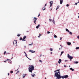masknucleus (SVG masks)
<instances>
[{
	"label": "nucleus",
	"instance_id": "7",
	"mask_svg": "<svg viewBox=\"0 0 79 79\" xmlns=\"http://www.w3.org/2000/svg\"><path fill=\"white\" fill-rule=\"evenodd\" d=\"M31 52V53H35V52L34 51H32V50H30L29 51V52Z\"/></svg>",
	"mask_w": 79,
	"mask_h": 79
},
{
	"label": "nucleus",
	"instance_id": "45",
	"mask_svg": "<svg viewBox=\"0 0 79 79\" xmlns=\"http://www.w3.org/2000/svg\"><path fill=\"white\" fill-rule=\"evenodd\" d=\"M41 35H42V34H39V36H41Z\"/></svg>",
	"mask_w": 79,
	"mask_h": 79
},
{
	"label": "nucleus",
	"instance_id": "43",
	"mask_svg": "<svg viewBox=\"0 0 79 79\" xmlns=\"http://www.w3.org/2000/svg\"><path fill=\"white\" fill-rule=\"evenodd\" d=\"M47 6V4H45V5L44 6Z\"/></svg>",
	"mask_w": 79,
	"mask_h": 79
},
{
	"label": "nucleus",
	"instance_id": "56",
	"mask_svg": "<svg viewBox=\"0 0 79 79\" xmlns=\"http://www.w3.org/2000/svg\"><path fill=\"white\" fill-rule=\"evenodd\" d=\"M27 32H29V31H27Z\"/></svg>",
	"mask_w": 79,
	"mask_h": 79
},
{
	"label": "nucleus",
	"instance_id": "57",
	"mask_svg": "<svg viewBox=\"0 0 79 79\" xmlns=\"http://www.w3.org/2000/svg\"><path fill=\"white\" fill-rule=\"evenodd\" d=\"M60 46H61V48H62V46H61V45H60Z\"/></svg>",
	"mask_w": 79,
	"mask_h": 79
},
{
	"label": "nucleus",
	"instance_id": "17",
	"mask_svg": "<svg viewBox=\"0 0 79 79\" xmlns=\"http://www.w3.org/2000/svg\"><path fill=\"white\" fill-rule=\"evenodd\" d=\"M79 63V62H77V61H74V63H75V64H77V63Z\"/></svg>",
	"mask_w": 79,
	"mask_h": 79
},
{
	"label": "nucleus",
	"instance_id": "26",
	"mask_svg": "<svg viewBox=\"0 0 79 79\" xmlns=\"http://www.w3.org/2000/svg\"><path fill=\"white\" fill-rule=\"evenodd\" d=\"M31 76H32V77H34L35 76V74H34L33 75L31 74Z\"/></svg>",
	"mask_w": 79,
	"mask_h": 79
},
{
	"label": "nucleus",
	"instance_id": "52",
	"mask_svg": "<svg viewBox=\"0 0 79 79\" xmlns=\"http://www.w3.org/2000/svg\"><path fill=\"white\" fill-rule=\"evenodd\" d=\"M60 49H61V48H60L59 50H60Z\"/></svg>",
	"mask_w": 79,
	"mask_h": 79
},
{
	"label": "nucleus",
	"instance_id": "27",
	"mask_svg": "<svg viewBox=\"0 0 79 79\" xmlns=\"http://www.w3.org/2000/svg\"><path fill=\"white\" fill-rule=\"evenodd\" d=\"M21 35V34H18V35H17V36H18V37H19V36H20V35Z\"/></svg>",
	"mask_w": 79,
	"mask_h": 79
},
{
	"label": "nucleus",
	"instance_id": "41",
	"mask_svg": "<svg viewBox=\"0 0 79 79\" xmlns=\"http://www.w3.org/2000/svg\"><path fill=\"white\" fill-rule=\"evenodd\" d=\"M4 62V63H6V60H5Z\"/></svg>",
	"mask_w": 79,
	"mask_h": 79
},
{
	"label": "nucleus",
	"instance_id": "53",
	"mask_svg": "<svg viewBox=\"0 0 79 79\" xmlns=\"http://www.w3.org/2000/svg\"><path fill=\"white\" fill-rule=\"evenodd\" d=\"M56 71H56H56L55 70V71H54V72H56Z\"/></svg>",
	"mask_w": 79,
	"mask_h": 79
},
{
	"label": "nucleus",
	"instance_id": "4",
	"mask_svg": "<svg viewBox=\"0 0 79 79\" xmlns=\"http://www.w3.org/2000/svg\"><path fill=\"white\" fill-rule=\"evenodd\" d=\"M68 58H69V59H73V57L70 56L69 54H68Z\"/></svg>",
	"mask_w": 79,
	"mask_h": 79
},
{
	"label": "nucleus",
	"instance_id": "55",
	"mask_svg": "<svg viewBox=\"0 0 79 79\" xmlns=\"http://www.w3.org/2000/svg\"><path fill=\"white\" fill-rule=\"evenodd\" d=\"M34 23H35V24H36V23H35V22H34Z\"/></svg>",
	"mask_w": 79,
	"mask_h": 79
},
{
	"label": "nucleus",
	"instance_id": "61",
	"mask_svg": "<svg viewBox=\"0 0 79 79\" xmlns=\"http://www.w3.org/2000/svg\"><path fill=\"white\" fill-rule=\"evenodd\" d=\"M78 18H79V16H78Z\"/></svg>",
	"mask_w": 79,
	"mask_h": 79
},
{
	"label": "nucleus",
	"instance_id": "12",
	"mask_svg": "<svg viewBox=\"0 0 79 79\" xmlns=\"http://www.w3.org/2000/svg\"><path fill=\"white\" fill-rule=\"evenodd\" d=\"M40 26V25L39 24L36 27V29H38V28L39 27V26Z\"/></svg>",
	"mask_w": 79,
	"mask_h": 79
},
{
	"label": "nucleus",
	"instance_id": "54",
	"mask_svg": "<svg viewBox=\"0 0 79 79\" xmlns=\"http://www.w3.org/2000/svg\"><path fill=\"white\" fill-rule=\"evenodd\" d=\"M8 75H10V73H8Z\"/></svg>",
	"mask_w": 79,
	"mask_h": 79
},
{
	"label": "nucleus",
	"instance_id": "18",
	"mask_svg": "<svg viewBox=\"0 0 79 79\" xmlns=\"http://www.w3.org/2000/svg\"><path fill=\"white\" fill-rule=\"evenodd\" d=\"M65 30L66 31H67V32H69V30H68V29L67 28H66Z\"/></svg>",
	"mask_w": 79,
	"mask_h": 79
},
{
	"label": "nucleus",
	"instance_id": "39",
	"mask_svg": "<svg viewBox=\"0 0 79 79\" xmlns=\"http://www.w3.org/2000/svg\"><path fill=\"white\" fill-rule=\"evenodd\" d=\"M60 71V69L56 70V71Z\"/></svg>",
	"mask_w": 79,
	"mask_h": 79
},
{
	"label": "nucleus",
	"instance_id": "47",
	"mask_svg": "<svg viewBox=\"0 0 79 79\" xmlns=\"http://www.w3.org/2000/svg\"><path fill=\"white\" fill-rule=\"evenodd\" d=\"M42 56V55H40V56Z\"/></svg>",
	"mask_w": 79,
	"mask_h": 79
},
{
	"label": "nucleus",
	"instance_id": "46",
	"mask_svg": "<svg viewBox=\"0 0 79 79\" xmlns=\"http://www.w3.org/2000/svg\"><path fill=\"white\" fill-rule=\"evenodd\" d=\"M24 47L25 48H26V46H24Z\"/></svg>",
	"mask_w": 79,
	"mask_h": 79
},
{
	"label": "nucleus",
	"instance_id": "15",
	"mask_svg": "<svg viewBox=\"0 0 79 79\" xmlns=\"http://www.w3.org/2000/svg\"><path fill=\"white\" fill-rule=\"evenodd\" d=\"M42 10L44 11V10H45V7H43L42 9Z\"/></svg>",
	"mask_w": 79,
	"mask_h": 79
},
{
	"label": "nucleus",
	"instance_id": "32",
	"mask_svg": "<svg viewBox=\"0 0 79 79\" xmlns=\"http://www.w3.org/2000/svg\"><path fill=\"white\" fill-rule=\"evenodd\" d=\"M78 3V2L77 3H76L75 4V5H77V4Z\"/></svg>",
	"mask_w": 79,
	"mask_h": 79
},
{
	"label": "nucleus",
	"instance_id": "28",
	"mask_svg": "<svg viewBox=\"0 0 79 79\" xmlns=\"http://www.w3.org/2000/svg\"><path fill=\"white\" fill-rule=\"evenodd\" d=\"M49 10H52V8L51 7L49 8Z\"/></svg>",
	"mask_w": 79,
	"mask_h": 79
},
{
	"label": "nucleus",
	"instance_id": "23",
	"mask_svg": "<svg viewBox=\"0 0 79 79\" xmlns=\"http://www.w3.org/2000/svg\"><path fill=\"white\" fill-rule=\"evenodd\" d=\"M50 51H51V52H52V51H53V48H50Z\"/></svg>",
	"mask_w": 79,
	"mask_h": 79
},
{
	"label": "nucleus",
	"instance_id": "8",
	"mask_svg": "<svg viewBox=\"0 0 79 79\" xmlns=\"http://www.w3.org/2000/svg\"><path fill=\"white\" fill-rule=\"evenodd\" d=\"M67 44L68 45H70L71 44V43L70 42H67Z\"/></svg>",
	"mask_w": 79,
	"mask_h": 79
},
{
	"label": "nucleus",
	"instance_id": "13",
	"mask_svg": "<svg viewBox=\"0 0 79 79\" xmlns=\"http://www.w3.org/2000/svg\"><path fill=\"white\" fill-rule=\"evenodd\" d=\"M23 78H24V77H25V76H26L27 75V74H23Z\"/></svg>",
	"mask_w": 79,
	"mask_h": 79
},
{
	"label": "nucleus",
	"instance_id": "1",
	"mask_svg": "<svg viewBox=\"0 0 79 79\" xmlns=\"http://www.w3.org/2000/svg\"><path fill=\"white\" fill-rule=\"evenodd\" d=\"M60 75H61L60 72L58 71L57 72L55 73L54 77H57L56 79H60L61 78L66 79V78H68L69 77L68 75H64L61 76Z\"/></svg>",
	"mask_w": 79,
	"mask_h": 79
},
{
	"label": "nucleus",
	"instance_id": "21",
	"mask_svg": "<svg viewBox=\"0 0 79 79\" xmlns=\"http://www.w3.org/2000/svg\"><path fill=\"white\" fill-rule=\"evenodd\" d=\"M53 22V23L54 24H55V20L53 19L52 20Z\"/></svg>",
	"mask_w": 79,
	"mask_h": 79
},
{
	"label": "nucleus",
	"instance_id": "62",
	"mask_svg": "<svg viewBox=\"0 0 79 79\" xmlns=\"http://www.w3.org/2000/svg\"><path fill=\"white\" fill-rule=\"evenodd\" d=\"M29 60H31V59H29Z\"/></svg>",
	"mask_w": 79,
	"mask_h": 79
},
{
	"label": "nucleus",
	"instance_id": "40",
	"mask_svg": "<svg viewBox=\"0 0 79 79\" xmlns=\"http://www.w3.org/2000/svg\"><path fill=\"white\" fill-rule=\"evenodd\" d=\"M49 20L50 21H52V19H49Z\"/></svg>",
	"mask_w": 79,
	"mask_h": 79
},
{
	"label": "nucleus",
	"instance_id": "6",
	"mask_svg": "<svg viewBox=\"0 0 79 79\" xmlns=\"http://www.w3.org/2000/svg\"><path fill=\"white\" fill-rule=\"evenodd\" d=\"M33 19L34 20V22H36V21H37V19L35 17H34L33 18Z\"/></svg>",
	"mask_w": 79,
	"mask_h": 79
},
{
	"label": "nucleus",
	"instance_id": "36",
	"mask_svg": "<svg viewBox=\"0 0 79 79\" xmlns=\"http://www.w3.org/2000/svg\"><path fill=\"white\" fill-rule=\"evenodd\" d=\"M50 31H48V34H50Z\"/></svg>",
	"mask_w": 79,
	"mask_h": 79
},
{
	"label": "nucleus",
	"instance_id": "34",
	"mask_svg": "<svg viewBox=\"0 0 79 79\" xmlns=\"http://www.w3.org/2000/svg\"><path fill=\"white\" fill-rule=\"evenodd\" d=\"M78 48L79 47L76 48V50H77V49H78Z\"/></svg>",
	"mask_w": 79,
	"mask_h": 79
},
{
	"label": "nucleus",
	"instance_id": "60",
	"mask_svg": "<svg viewBox=\"0 0 79 79\" xmlns=\"http://www.w3.org/2000/svg\"><path fill=\"white\" fill-rule=\"evenodd\" d=\"M73 43H75V42L74 41H73Z\"/></svg>",
	"mask_w": 79,
	"mask_h": 79
},
{
	"label": "nucleus",
	"instance_id": "20",
	"mask_svg": "<svg viewBox=\"0 0 79 79\" xmlns=\"http://www.w3.org/2000/svg\"><path fill=\"white\" fill-rule=\"evenodd\" d=\"M59 7H60V6H58L57 7V8L56 9V10H57V9L59 8Z\"/></svg>",
	"mask_w": 79,
	"mask_h": 79
},
{
	"label": "nucleus",
	"instance_id": "19",
	"mask_svg": "<svg viewBox=\"0 0 79 79\" xmlns=\"http://www.w3.org/2000/svg\"><path fill=\"white\" fill-rule=\"evenodd\" d=\"M25 55L26 56V57H27V58H28V59H29V58H28V57H27V54H26V53H25Z\"/></svg>",
	"mask_w": 79,
	"mask_h": 79
},
{
	"label": "nucleus",
	"instance_id": "63",
	"mask_svg": "<svg viewBox=\"0 0 79 79\" xmlns=\"http://www.w3.org/2000/svg\"><path fill=\"white\" fill-rule=\"evenodd\" d=\"M8 60L10 61V59H8Z\"/></svg>",
	"mask_w": 79,
	"mask_h": 79
},
{
	"label": "nucleus",
	"instance_id": "44",
	"mask_svg": "<svg viewBox=\"0 0 79 79\" xmlns=\"http://www.w3.org/2000/svg\"><path fill=\"white\" fill-rule=\"evenodd\" d=\"M77 37L78 39H79V36H78Z\"/></svg>",
	"mask_w": 79,
	"mask_h": 79
},
{
	"label": "nucleus",
	"instance_id": "51",
	"mask_svg": "<svg viewBox=\"0 0 79 79\" xmlns=\"http://www.w3.org/2000/svg\"><path fill=\"white\" fill-rule=\"evenodd\" d=\"M51 55H52V52H51Z\"/></svg>",
	"mask_w": 79,
	"mask_h": 79
},
{
	"label": "nucleus",
	"instance_id": "3",
	"mask_svg": "<svg viewBox=\"0 0 79 79\" xmlns=\"http://www.w3.org/2000/svg\"><path fill=\"white\" fill-rule=\"evenodd\" d=\"M17 42H18L17 40H15L13 42V44L15 46H17Z\"/></svg>",
	"mask_w": 79,
	"mask_h": 79
},
{
	"label": "nucleus",
	"instance_id": "11",
	"mask_svg": "<svg viewBox=\"0 0 79 79\" xmlns=\"http://www.w3.org/2000/svg\"><path fill=\"white\" fill-rule=\"evenodd\" d=\"M60 4H61L62 3H63V0H60Z\"/></svg>",
	"mask_w": 79,
	"mask_h": 79
},
{
	"label": "nucleus",
	"instance_id": "16",
	"mask_svg": "<svg viewBox=\"0 0 79 79\" xmlns=\"http://www.w3.org/2000/svg\"><path fill=\"white\" fill-rule=\"evenodd\" d=\"M70 70H71V71H74V69H73L72 68H70Z\"/></svg>",
	"mask_w": 79,
	"mask_h": 79
},
{
	"label": "nucleus",
	"instance_id": "59",
	"mask_svg": "<svg viewBox=\"0 0 79 79\" xmlns=\"http://www.w3.org/2000/svg\"><path fill=\"white\" fill-rule=\"evenodd\" d=\"M38 37H40V36H38Z\"/></svg>",
	"mask_w": 79,
	"mask_h": 79
},
{
	"label": "nucleus",
	"instance_id": "24",
	"mask_svg": "<svg viewBox=\"0 0 79 79\" xmlns=\"http://www.w3.org/2000/svg\"><path fill=\"white\" fill-rule=\"evenodd\" d=\"M54 37L55 38H57V36L56 35H54Z\"/></svg>",
	"mask_w": 79,
	"mask_h": 79
},
{
	"label": "nucleus",
	"instance_id": "5",
	"mask_svg": "<svg viewBox=\"0 0 79 79\" xmlns=\"http://www.w3.org/2000/svg\"><path fill=\"white\" fill-rule=\"evenodd\" d=\"M50 7L52 6V5H53V1H51L50 2Z\"/></svg>",
	"mask_w": 79,
	"mask_h": 79
},
{
	"label": "nucleus",
	"instance_id": "14",
	"mask_svg": "<svg viewBox=\"0 0 79 79\" xmlns=\"http://www.w3.org/2000/svg\"><path fill=\"white\" fill-rule=\"evenodd\" d=\"M26 36H25L23 37V40H25V39H26Z\"/></svg>",
	"mask_w": 79,
	"mask_h": 79
},
{
	"label": "nucleus",
	"instance_id": "2",
	"mask_svg": "<svg viewBox=\"0 0 79 79\" xmlns=\"http://www.w3.org/2000/svg\"><path fill=\"white\" fill-rule=\"evenodd\" d=\"M29 67L28 69L29 72H30V73H32V71L34 70V65H30L29 66Z\"/></svg>",
	"mask_w": 79,
	"mask_h": 79
},
{
	"label": "nucleus",
	"instance_id": "25",
	"mask_svg": "<svg viewBox=\"0 0 79 79\" xmlns=\"http://www.w3.org/2000/svg\"><path fill=\"white\" fill-rule=\"evenodd\" d=\"M69 34H71V35H72V32L71 31L69 32Z\"/></svg>",
	"mask_w": 79,
	"mask_h": 79
},
{
	"label": "nucleus",
	"instance_id": "30",
	"mask_svg": "<svg viewBox=\"0 0 79 79\" xmlns=\"http://www.w3.org/2000/svg\"><path fill=\"white\" fill-rule=\"evenodd\" d=\"M4 55H6V51H5L4 52Z\"/></svg>",
	"mask_w": 79,
	"mask_h": 79
},
{
	"label": "nucleus",
	"instance_id": "22",
	"mask_svg": "<svg viewBox=\"0 0 79 79\" xmlns=\"http://www.w3.org/2000/svg\"><path fill=\"white\" fill-rule=\"evenodd\" d=\"M63 53H64V52H63V51L61 52V54H60V56H61V55L63 54Z\"/></svg>",
	"mask_w": 79,
	"mask_h": 79
},
{
	"label": "nucleus",
	"instance_id": "9",
	"mask_svg": "<svg viewBox=\"0 0 79 79\" xmlns=\"http://www.w3.org/2000/svg\"><path fill=\"white\" fill-rule=\"evenodd\" d=\"M61 62V59H60L59 60L58 63L59 64H60V63Z\"/></svg>",
	"mask_w": 79,
	"mask_h": 79
},
{
	"label": "nucleus",
	"instance_id": "37",
	"mask_svg": "<svg viewBox=\"0 0 79 79\" xmlns=\"http://www.w3.org/2000/svg\"><path fill=\"white\" fill-rule=\"evenodd\" d=\"M19 73V71H17V73H16V74H17V73Z\"/></svg>",
	"mask_w": 79,
	"mask_h": 79
},
{
	"label": "nucleus",
	"instance_id": "48",
	"mask_svg": "<svg viewBox=\"0 0 79 79\" xmlns=\"http://www.w3.org/2000/svg\"><path fill=\"white\" fill-rule=\"evenodd\" d=\"M72 59H70V61H71Z\"/></svg>",
	"mask_w": 79,
	"mask_h": 79
},
{
	"label": "nucleus",
	"instance_id": "42",
	"mask_svg": "<svg viewBox=\"0 0 79 79\" xmlns=\"http://www.w3.org/2000/svg\"><path fill=\"white\" fill-rule=\"evenodd\" d=\"M61 39H62V38H61V37H60V40H61Z\"/></svg>",
	"mask_w": 79,
	"mask_h": 79
},
{
	"label": "nucleus",
	"instance_id": "38",
	"mask_svg": "<svg viewBox=\"0 0 79 79\" xmlns=\"http://www.w3.org/2000/svg\"><path fill=\"white\" fill-rule=\"evenodd\" d=\"M66 6H69V4H68L66 5Z\"/></svg>",
	"mask_w": 79,
	"mask_h": 79
},
{
	"label": "nucleus",
	"instance_id": "29",
	"mask_svg": "<svg viewBox=\"0 0 79 79\" xmlns=\"http://www.w3.org/2000/svg\"><path fill=\"white\" fill-rule=\"evenodd\" d=\"M10 73H11V74H12V73H13V71L12 70V71H10Z\"/></svg>",
	"mask_w": 79,
	"mask_h": 79
},
{
	"label": "nucleus",
	"instance_id": "10",
	"mask_svg": "<svg viewBox=\"0 0 79 79\" xmlns=\"http://www.w3.org/2000/svg\"><path fill=\"white\" fill-rule=\"evenodd\" d=\"M20 40H22V41H26V40H24L22 38H20Z\"/></svg>",
	"mask_w": 79,
	"mask_h": 79
},
{
	"label": "nucleus",
	"instance_id": "50",
	"mask_svg": "<svg viewBox=\"0 0 79 79\" xmlns=\"http://www.w3.org/2000/svg\"><path fill=\"white\" fill-rule=\"evenodd\" d=\"M8 59H7L6 60V61H8Z\"/></svg>",
	"mask_w": 79,
	"mask_h": 79
},
{
	"label": "nucleus",
	"instance_id": "33",
	"mask_svg": "<svg viewBox=\"0 0 79 79\" xmlns=\"http://www.w3.org/2000/svg\"><path fill=\"white\" fill-rule=\"evenodd\" d=\"M33 45V43L31 44H29V45Z\"/></svg>",
	"mask_w": 79,
	"mask_h": 79
},
{
	"label": "nucleus",
	"instance_id": "64",
	"mask_svg": "<svg viewBox=\"0 0 79 79\" xmlns=\"http://www.w3.org/2000/svg\"><path fill=\"white\" fill-rule=\"evenodd\" d=\"M78 49H79V47H78Z\"/></svg>",
	"mask_w": 79,
	"mask_h": 79
},
{
	"label": "nucleus",
	"instance_id": "35",
	"mask_svg": "<svg viewBox=\"0 0 79 79\" xmlns=\"http://www.w3.org/2000/svg\"><path fill=\"white\" fill-rule=\"evenodd\" d=\"M40 14H39V15H38V17H39V16H40Z\"/></svg>",
	"mask_w": 79,
	"mask_h": 79
},
{
	"label": "nucleus",
	"instance_id": "58",
	"mask_svg": "<svg viewBox=\"0 0 79 79\" xmlns=\"http://www.w3.org/2000/svg\"><path fill=\"white\" fill-rule=\"evenodd\" d=\"M64 67H66V65H64Z\"/></svg>",
	"mask_w": 79,
	"mask_h": 79
},
{
	"label": "nucleus",
	"instance_id": "49",
	"mask_svg": "<svg viewBox=\"0 0 79 79\" xmlns=\"http://www.w3.org/2000/svg\"><path fill=\"white\" fill-rule=\"evenodd\" d=\"M24 53H25V54H26V52H24Z\"/></svg>",
	"mask_w": 79,
	"mask_h": 79
},
{
	"label": "nucleus",
	"instance_id": "31",
	"mask_svg": "<svg viewBox=\"0 0 79 79\" xmlns=\"http://www.w3.org/2000/svg\"><path fill=\"white\" fill-rule=\"evenodd\" d=\"M39 61L40 62H41V63H42V60H40Z\"/></svg>",
	"mask_w": 79,
	"mask_h": 79
}]
</instances>
